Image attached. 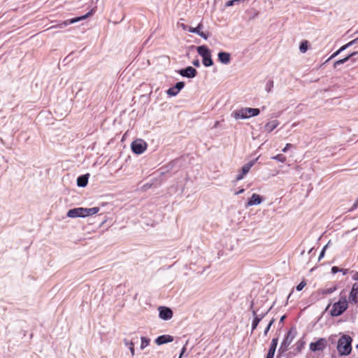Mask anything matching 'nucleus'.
<instances>
[{
	"label": "nucleus",
	"instance_id": "nucleus-1",
	"mask_svg": "<svg viewBox=\"0 0 358 358\" xmlns=\"http://www.w3.org/2000/svg\"><path fill=\"white\" fill-rule=\"evenodd\" d=\"M100 208L99 207H93L90 208H75L70 209L67 212V217L71 218L76 217H85L90 215H93L99 213Z\"/></svg>",
	"mask_w": 358,
	"mask_h": 358
},
{
	"label": "nucleus",
	"instance_id": "nucleus-2",
	"mask_svg": "<svg viewBox=\"0 0 358 358\" xmlns=\"http://www.w3.org/2000/svg\"><path fill=\"white\" fill-rule=\"evenodd\" d=\"M348 303L345 296H341L338 302L333 304L330 314L333 317L342 315L348 308Z\"/></svg>",
	"mask_w": 358,
	"mask_h": 358
},
{
	"label": "nucleus",
	"instance_id": "nucleus-3",
	"mask_svg": "<svg viewBox=\"0 0 358 358\" xmlns=\"http://www.w3.org/2000/svg\"><path fill=\"white\" fill-rule=\"evenodd\" d=\"M351 343L352 338L348 335H343L339 338L338 341L337 350L340 355H348L351 352Z\"/></svg>",
	"mask_w": 358,
	"mask_h": 358
},
{
	"label": "nucleus",
	"instance_id": "nucleus-4",
	"mask_svg": "<svg viewBox=\"0 0 358 358\" xmlns=\"http://www.w3.org/2000/svg\"><path fill=\"white\" fill-rule=\"evenodd\" d=\"M260 111L258 108H243L233 113V117L236 119H247L251 117L257 116Z\"/></svg>",
	"mask_w": 358,
	"mask_h": 358
},
{
	"label": "nucleus",
	"instance_id": "nucleus-5",
	"mask_svg": "<svg viewBox=\"0 0 358 358\" xmlns=\"http://www.w3.org/2000/svg\"><path fill=\"white\" fill-rule=\"evenodd\" d=\"M197 52L202 57V62L205 66H210L213 64L210 50L206 45L197 47Z\"/></svg>",
	"mask_w": 358,
	"mask_h": 358
},
{
	"label": "nucleus",
	"instance_id": "nucleus-6",
	"mask_svg": "<svg viewBox=\"0 0 358 358\" xmlns=\"http://www.w3.org/2000/svg\"><path fill=\"white\" fill-rule=\"evenodd\" d=\"M94 13V10L92 9L90 11H89L87 14H85L84 15H82V16H80V17H74V18H72V19L66 20H65V21H64V22L57 24V25L51 27L50 29H53V28L62 29V28H64V27H66V26H68L69 24H73V23H76V22H80L81 20H85L88 17L92 15Z\"/></svg>",
	"mask_w": 358,
	"mask_h": 358
},
{
	"label": "nucleus",
	"instance_id": "nucleus-7",
	"mask_svg": "<svg viewBox=\"0 0 358 358\" xmlns=\"http://www.w3.org/2000/svg\"><path fill=\"white\" fill-rule=\"evenodd\" d=\"M296 334V332L294 328H292L289 329L286 337L282 341L280 348L279 349V350L282 353L286 352L288 350L289 345L292 343L294 338H295Z\"/></svg>",
	"mask_w": 358,
	"mask_h": 358
},
{
	"label": "nucleus",
	"instance_id": "nucleus-8",
	"mask_svg": "<svg viewBox=\"0 0 358 358\" xmlns=\"http://www.w3.org/2000/svg\"><path fill=\"white\" fill-rule=\"evenodd\" d=\"M147 148V143L142 139L134 141L131 143L132 151L137 155L142 154Z\"/></svg>",
	"mask_w": 358,
	"mask_h": 358
},
{
	"label": "nucleus",
	"instance_id": "nucleus-9",
	"mask_svg": "<svg viewBox=\"0 0 358 358\" xmlns=\"http://www.w3.org/2000/svg\"><path fill=\"white\" fill-rule=\"evenodd\" d=\"M327 346V341L325 338H320L315 343H310V350L313 352L322 351Z\"/></svg>",
	"mask_w": 358,
	"mask_h": 358
},
{
	"label": "nucleus",
	"instance_id": "nucleus-10",
	"mask_svg": "<svg viewBox=\"0 0 358 358\" xmlns=\"http://www.w3.org/2000/svg\"><path fill=\"white\" fill-rule=\"evenodd\" d=\"M178 73L182 77L193 78L196 76L197 71L192 66H187L185 69L178 71Z\"/></svg>",
	"mask_w": 358,
	"mask_h": 358
},
{
	"label": "nucleus",
	"instance_id": "nucleus-11",
	"mask_svg": "<svg viewBox=\"0 0 358 358\" xmlns=\"http://www.w3.org/2000/svg\"><path fill=\"white\" fill-rule=\"evenodd\" d=\"M159 316L164 320H170L173 317V311L171 308L161 306L159 308Z\"/></svg>",
	"mask_w": 358,
	"mask_h": 358
},
{
	"label": "nucleus",
	"instance_id": "nucleus-12",
	"mask_svg": "<svg viewBox=\"0 0 358 358\" xmlns=\"http://www.w3.org/2000/svg\"><path fill=\"white\" fill-rule=\"evenodd\" d=\"M185 87L184 82H178L173 87H170L167 91L166 94L170 96H176L180 91Z\"/></svg>",
	"mask_w": 358,
	"mask_h": 358
},
{
	"label": "nucleus",
	"instance_id": "nucleus-13",
	"mask_svg": "<svg viewBox=\"0 0 358 358\" xmlns=\"http://www.w3.org/2000/svg\"><path fill=\"white\" fill-rule=\"evenodd\" d=\"M349 302L351 303H358V283L356 282L352 285V289L349 295Z\"/></svg>",
	"mask_w": 358,
	"mask_h": 358
},
{
	"label": "nucleus",
	"instance_id": "nucleus-14",
	"mask_svg": "<svg viewBox=\"0 0 358 358\" xmlns=\"http://www.w3.org/2000/svg\"><path fill=\"white\" fill-rule=\"evenodd\" d=\"M256 160L257 159L250 161L242 167L241 173L236 176L237 180H241L243 178L244 176L246 175L250 171V169L254 166Z\"/></svg>",
	"mask_w": 358,
	"mask_h": 358
},
{
	"label": "nucleus",
	"instance_id": "nucleus-15",
	"mask_svg": "<svg viewBox=\"0 0 358 358\" xmlns=\"http://www.w3.org/2000/svg\"><path fill=\"white\" fill-rule=\"evenodd\" d=\"M266 313L267 312L260 315H257L256 310H252V315L254 316V320L252 322V331H254L257 328L259 322L264 317Z\"/></svg>",
	"mask_w": 358,
	"mask_h": 358
},
{
	"label": "nucleus",
	"instance_id": "nucleus-16",
	"mask_svg": "<svg viewBox=\"0 0 358 358\" xmlns=\"http://www.w3.org/2000/svg\"><path fill=\"white\" fill-rule=\"evenodd\" d=\"M173 341V337L170 335H162L160 336H158L156 340L155 343L158 345H163L167 343L172 342Z\"/></svg>",
	"mask_w": 358,
	"mask_h": 358
},
{
	"label": "nucleus",
	"instance_id": "nucleus-17",
	"mask_svg": "<svg viewBox=\"0 0 358 358\" xmlns=\"http://www.w3.org/2000/svg\"><path fill=\"white\" fill-rule=\"evenodd\" d=\"M219 61L224 64H228L231 61V55L229 52H220L217 55Z\"/></svg>",
	"mask_w": 358,
	"mask_h": 358
},
{
	"label": "nucleus",
	"instance_id": "nucleus-18",
	"mask_svg": "<svg viewBox=\"0 0 358 358\" xmlns=\"http://www.w3.org/2000/svg\"><path fill=\"white\" fill-rule=\"evenodd\" d=\"M278 338H273L266 358H273L278 345Z\"/></svg>",
	"mask_w": 358,
	"mask_h": 358
},
{
	"label": "nucleus",
	"instance_id": "nucleus-19",
	"mask_svg": "<svg viewBox=\"0 0 358 358\" xmlns=\"http://www.w3.org/2000/svg\"><path fill=\"white\" fill-rule=\"evenodd\" d=\"M262 199L257 194H253L247 203L248 206L259 205L262 203Z\"/></svg>",
	"mask_w": 358,
	"mask_h": 358
},
{
	"label": "nucleus",
	"instance_id": "nucleus-20",
	"mask_svg": "<svg viewBox=\"0 0 358 358\" xmlns=\"http://www.w3.org/2000/svg\"><path fill=\"white\" fill-rule=\"evenodd\" d=\"M89 174H85L77 178V185L78 187H85L88 182Z\"/></svg>",
	"mask_w": 358,
	"mask_h": 358
},
{
	"label": "nucleus",
	"instance_id": "nucleus-21",
	"mask_svg": "<svg viewBox=\"0 0 358 358\" xmlns=\"http://www.w3.org/2000/svg\"><path fill=\"white\" fill-rule=\"evenodd\" d=\"M358 54V52H352L351 54H350L349 55H348L347 57H345V58L343 59H339V60H337L334 62V68H336L338 66L341 65V64H343L344 63H345L346 62H348L351 57H354L355 55H357Z\"/></svg>",
	"mask_w": 358,
	"mask_h": 358
},
{
	"label": "nucleus",
	"instance_id": "nucleus-22",
	"mask_svg": "<svg viewBox=\"0 0 358 358\" xmlns=\"http://www.w3.org/2000/svg\"><path fill=\"white\" fill-rule=\"evenodd\" d=\"M279 125V122L276 120L268 122L265 125L267 131L271 132Z\"/></svg>",
	"mask_w": 358,
	"mask_h": 358
},
{
	"label": "nucleus",
	"instance_id": "nucleus-23",
	"mask_svg": "<svg viewBox=\"0 0 358 358\" xmlns=\"http://www.w3.org/2000/svg\"><path fill=\"white\" fill-rule=\"evenodd\" d=\"M124 343L129 348L131 356L134 357L135 355L134 343L131 341H129L127 339H124Z\"/></svg>",
	"mask_w": 358,
	"mask_h": 358
},
{
	"label": "nucleus",
	"instance_id": "nucleus-24",
	"mask_svg": "<svg viewBox=\"0 0 358 358\" xmlns=\"http://www.w3.org/2000/svg\"><path fill=\"white\" fill-rule=\"evenodd\" d=\"M203 27V25L201 23H199L196 27H189L188 28V31L191 33L199 34V33L201 31V29Z\"/></svg>",
	"mask_w": 358,
	"mask_h": 358
},
{
	"label": "nucleus",
	"instance_id": "nucleus-25",
	"mask_svg": "<svg viewBox=\"0 0 358 358\" xmlns=\"http://www.w3.org/2000/svg\"><path fill=\"white\" fill-rule=\"evenodd\" d=\"M141 349L143 350L149 345L150 339L146 337L142 336L141 338Z\"/></svg>",
	"mask_w": 358,
	"mask_h": 358
},
{
	"label": "nucleus",
	"instance_id": "nucleus-26",
	"mask_svg": "<svg viewBox=\"0 0 358 358\" xmlns=\"http://www.w3.org/2000/svg\"><path fill=\"white\" fill-rule=\"evenodd\" d=\"M271 159L277 160L282 163L285 162L286 159H287L285 155H283L282 154H279L275 156H273L271 157Z\"/></svg>",
	"mask_w": 358,
	"mask_h": 358
},
{
	"label": "nucleus",
	"instance_id": "nucleus-27",
	"mask_svg": "<svg viewBox=\"0 0 358 358\" xmlns=\"http://www.w3.org/2000/svg\"><path fill=\"white\" fill-rule=\"evenodd\" d=\"M336 289H337V287L336 286H333L331 287L327 288V289L322 290V293L323 294H331L334 292H335Z\"/></svg>",
	"mask_w": 358,
	"mask_h": 358
},
{
	"label": "nucleus",
	"instance_id": "nucleus-28",
	"mask_svg": "<svg viewBox=\"0 0 358 358\" xmlns=\"http://www.w3.org/2000/svg\"><path fill=\"white\" fill-rule=\"evenodd\" d=\"M308 41H303L300 46H299V50L301 52L304 53L307 51L308 50Z\"/></svg>",
	"mask_w": 358,
	"mask_h": 358
},
{
	"label": "nucleus",
	"instance_id": "nucleus-29",
	"mask_svg": "<svg viewBox=\"0 0 358 358\" xmlns=\"http://www.w3.org/2000/svg\"><path fill=\"white\" fill-rule=\"evenodd\" d=\"M273 87V82L271 80H269L266 85V90L269 92L271 91V89Z\"/></svg>",
	"mask_w": 358,
	"mask_h": 358
},
{
	"label": "nucleus",
	"instance_id": "nucleus-30",
	"mask_svg": "<svg viewBox=\"0 0 358 358\" xmlns=\"http://www.w3.org/2000/svg\"><path fill=\"white\" fill-rule=\"evenodd\" d=\"M274 322H275V320H274V319H272V320L270 321V322L268 323V326L266 327V328L265 329L264 332V334L265 336H266V335H267V334H268V331H269V329H270V328H271V325L274 323Z\"/></svg>",
	"mask_w": 358,
	"mask_h": 358
},
{
	"label": "nucleus",
	"instance_id": "nucleus-31",
	"mask_svg": "<svg viewBox=\"0 0 358 358\" xmlns=\"http://www.w3.org/2000/svg\"><path fill=\"white\" fill-rule=\"evenodd\" d=\"M306 283L304 281L301 282L297 286H296V290L301 291L303 289V288L306 286Z\"/></svg>",
	"mask_w": 358,
	"mask_h": 358
},
{
	"label": "nucleus",
	"instance_id": "nucleus-32",
	"mask_svg": "<svg viewBox=\"0 0 358 358\" xmlns=\"http://www.w3.org/2000/svg\"><path fill=\"white\" fill-rule=\"evenodd\" d=\"M341 53L340 50H338L336 51L334 54H332L329 59L326 61V63L332 59L333 58L336 57L337 55H338Z\"/></svg>",
	"mask_w": 358,
	"mask_h": 358
},
{
	"label": "nucleus",
	"instance_id": "nucleus-33",
	"mask_svg": "<svg viewBox=\"0 0 358 358\" xmlns=\"http://www.w3.org/2000/svg\"><path fill=\"white\" fill-rule=\"evenodd\" d=\"M327 246H328V244H327V245H326L322 248V251H321V252H320V256H319V257H318V260H319V261H320V260L322 259V258L324 257V252H325V250H326V249H327Z\"/></svg>",
	"mask_w": 358,
	"mask_h": 358
},
{
	"label": "nucleus",
	"instance_id": "nucleus-34",
	"mask_svg": "<svg viewBox=\"0 0 358 358\" xmlns=\"http://www.w3.org/2000/svg\"><path fill=\"white\" fill-rule=\"evenodd\" d=\"M351 45L350 43H348L347 44L343 45L342 47H341L338 50H340V52H343L345 50H346L348 48L350 47Z\"/></svg>",
	"mask_w": 358,
	"mask_h": 358
},
{
	"label": "nucleus",
	"instance_id": "nucleus-35",
	"mask_svg": "<svg viewBox=\"0 0 358 358\" xmlns=\"http://www.w3.org/2000/svg\"><path fill=\"white\" fill-rule=\"evenodd\" d=\"M199 36H200L201 37H202L203 38H204L205 40H206L208 37V33H205L203 31H201L199 34Z\"/></svg>",
	"mask_w": 358,
	"mask_h": 358
},
{
	"label": "nucleus",
	"instance_id": "nucleus-36",
	"mask_svg": "<svg viewBox=\"0 0 358 358\" xmlns=\"http://www.w3.org/2000/svg\"><path fill=\"white\" fill-rule=\"evenodd\" d=\"M292 145L291 143H287L286 145L285 146V148L282 149V152H287V150H289V148H292Z\"/></svg>",
	"mask_w": 358,
	"mask_h": 358
},
{
	"label": "nucleus",
	"instance_id": "nucleus-37",
	"mask_svg": "<svg viewBox=\"0 0 358 358\" xmlns=\"http://www.w3.org/2000/svg\"><path fill=\"white\" fill-rule=\"evenodd\" d=\"M352 278L354 280H358V272L357 271H352Z\"/></svg>",
	"mask_w": 358,
	"mask_h": 358
},
{
	"label": "nucleus",
	"instance_id": "nucleus-38",
	"mask_svg": "<svg viewBox=\"0 0 358 358\" xmlns=\"http://www.w3.org/2000/svg\"><path fill=\"white\" fill-rule=\"evenodd\" d=\"M340 271H341V268H338V267H337V266H333V267L331 268V272H332L333 273H336L339 272Z\"/></svg>",
	"mask_w": 358,
	"mask_h": 358
},
{
	"label": "nucleus",
	"instance_id": "nucleus-39",
	"mask_svg": "<svg viewBox=\"0 0 358 358\" xmlns=\"http://www.w3.org/2000/svg\"><path fill=\"white\" fill-rule=\"evenodd\" d=\"M192 64L194 66L196 67H199L200 66V62L199 59H195L192 62Z\"/></svg>",
	"mask_w": 358,
	"mask_h": 358
},
{
	"label": "nucleus",
	"instance_id": "nucleus-40",
	"mask_svg": "<svg viewBox=\"0 0 358 358\" xmlns=\"http://www.w3.org/2000/svg\"><path fill=\"white\" fill-rule=\"evenodd\" d=\"M357 207H358V199L355 202V203L353 204L352 207L350 208V210H353L356 209Z\"/></svg>",
	"mask_w": 358,
	"mask_h": 358
},
{
	"label": "nucleus",
	"instance_id": "nucleus-41",
	"mask_svg": "<svg viewBox=\"0 0 358 358\" xmlns=\"http://www.w3.org/2000/svg\"><path fill=\"white\" fill-rule=\"evenodd\" d=\"M349 43H350L351 46L355 44H357L358 43V37L357 38L350 41Z\"/></svg>",
	"mask_w": 358,
	"mask_h": 358
},
{
	"label": "nucleus",
	"instance_id": "nucleus-42",
	"mask_svg": "<svg viewBox=\"0 0 358 358\" xmlns=\"http://www.w3.org/2000/svg\"><path fill=\"white\" fill-rule=\"evenodd\" d=\"M244 191H245V189L243 188L240 189L238 192H235V194L238 195V194H242L244 192Z\"/></svg>",
	"mask_w": 358,
	"mask_h": 358
},
{
	"label": "nucleus",
	"instance_id": "nucleus-43",
	"mask_svg": "<svg viewBox=\"0 0 358 358\" xmlns=\"http://www.w3.org/2000/svg\"><path fill=\"white\" fill-rule=\"evenodd\" d=\"M185 350H186V347H185V346H184V347L182 348V351H181V353H180V358L183 355V354L185 353Z\"/></svg>",
	"mask_w": 358,
	"mask_h": 358
},
{
	"label": "nucleus",
	"instance_id": "nucleus-44",
	"mask_svg": "<svg viewBox=\"0 0 358 358\" xmlns=\"http://www.w3.org/2000/svg\"><path fill=\"white\" fill-rule=\"evenodd\" d=\"M348 269H341V272H343V275H345L348 273Z\"/></svg>",
	"mask_w": 358,
	"mask_h": 358
},
{
	"label": "nucleus",
	"instance_id": "nucleus-45",
	"mask_svg": "<svg viewBox=\"0 0 358 358\" xmlns=\"http://www.w3.org/2000/svg\"><path fill=\"white\" fill-rule=\"evenodd\" d=\"M285 317V316H282V317H281V318H280V322H283V320H284Z\"/></svg>",
	"mask_w": 358,
	"mask_h": 358
},
{
	"label": "nucleus",
	"instance_id": "nucleus-46",
	"mask_svg": "<svg viewBox=\"0 0 358 358\" xmlns=\"http://www.w3.org/2000/svg\"><path fill=\"white\" fill-rule=\"evenodd\" d=\"M182 28H183L184 29H186V26H185V24H182Z\"/></svg>",
	"mask_w": 358,
	"mask_h": 358
},
{
	"label": "nucleus",
	"instance_id": "nucleus-47",
	"mask_svg": "<svg viewBox=\"0 0 358 358\" xmlns=\"http://www.w3.org/2000/svg\"><path fill=\"white\" fill-rule=\"evenodd\" d=\"M300 348H301V345H299V346L297 347V348H298V350H300Z\"/></svg>",
	"mask_w": 358,
	"mask_h": 358
},
{
	"label": "nucleus",
	"instance_id": "nucleus-48",
	"mask_svg": "<svg viewBox=\"0 0 358 358\" xmlns=\"http://www.w3.org/2000/svg\"><path fill=\"white\" fill-rule=\"evenodd\" d=\"M313 248L310 249L309 252H311Z\"/></svg>",
	"mask_w": 358,
	"mask_h": 358
},
{
	"label": "nucleus",
	"instance_id": "nucleus-49",
	"mask_svg": "<svg viewBox=\"0 0 358 358\" xmlns=\"http://www.w3.org/2000/svg\"><path fill=\"white\" fill-rule=\"evenodd\" d=\"M357 347L358 348V345H357Z\"/></svg>",
	"mask_w": 358,
	"mask_h": 358
}]
</instances>
